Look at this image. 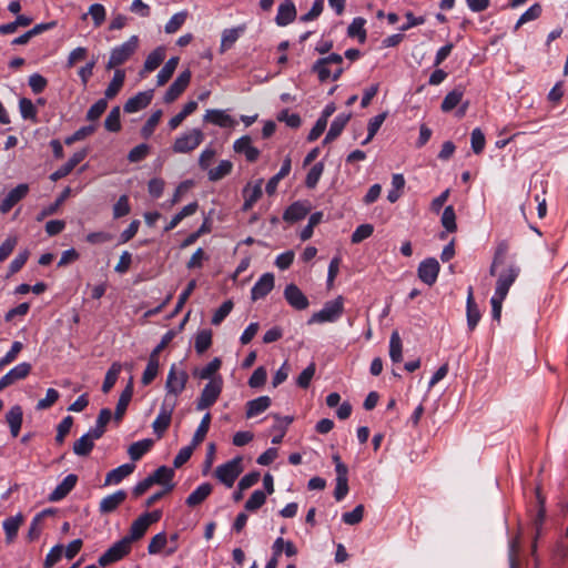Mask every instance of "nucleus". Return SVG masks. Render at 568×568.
Returning <instances> with one entry per match:
<instances>
[{"label":"nucleus","mask_w":568,"mask_h":568,"mask_svg":"<svg viewBox=\"0 0 568 568\" xmlns=\"http://www.w3.org/2000/svg\"><path fill=\"white\" fill-rule=\"evenodd\" d=\"M93 447L94 440L87 434H83L74 442L72 449L77 456H88L92 452Z\"/></svg>","instance_id":"nucleus-45"},{"label":"nucleus","mask_w":568,"mask_h":568,"mask_svg":"<svg viewBox=\"0 0 568 568\" xmlns=\"http://www.w3.org/2000/svg\"><path fill=\"white\" fill-rule=\"evenodd\" d=\"M121 112L119 106H114L104 120V128L110 132H118L121 130Z\"/></svg>","instance_id":"nucleus-57"},{"label":"nucleus","mask_w":568,"mask_h":568,"mask_svg":"<svg viewBox=\"0 0 568 568\" xmlns=\"http://www.w3.org/2000/svg\"><path fill=\"white\" fill-rule=\"evenodd\" d=\"M29 193V185L20 183L10 190L4 197L0 199V213H8L17 203L23 200Z\"/></svg>","instance_id":"nucleus-12"},{"label":"nucleus","mask_w":568,"mask_h":568,"mask_svg":"<svg viewBox=\"0 0 568 568\" xmlns=\"http://www.w3.org/2000/svg\"><path fill=\"white\" fill-rule=\"evenodd\" d=\"M222 362L219 357L213 358L209 364L200 369L194 371V376L200 379H209L217 377L216 372L221 368Z\"/></svg>","instance_id":"nucleus-42"},{"label":"nucleus","mask_w":568,"mask_h":568,"mask_svg":"<svg viewBox=\"0 0 568 568\" xmlns=\"http://www.w3.org/2000/svg\"><path fill=\"white\" fill-rule=\"evenodd\" d=\"M485 143L486 140L483 131L479 128L474 129L470 134V145L474 153H481L485 148Z\"/></svg>","instance_id":"nucleus-63"},{"label":"nucleus","mask_w":568,"mask_h":568,"mask_svg":"<svg viewBox=\"0 0 568 568\" xmlns=\"http://www.w3.org/2000/svg\"><path fill=\"white\" fill-rule=\"evenodd\" d=\"M212 493V485L210 483H203L197 486L185 499L189 507H195L202 504Z\"/></svg>","instance_id":"nucleus-35"},{"label":"nucleus","mask_w":568,"mask_h":568,"mask_svg":"<svg viewBox=\"0 0 568 568\" xmlns=\"http://www.w3.org/2000/svg\"><path fill=\"white\" fill-rule=\"evenodd\" d=\"M323 171H324V164L322 162L314 164L310 169V171L306 175L305 185L308 189H314L317 185V183L323 174Z\"/></svg>","instance_id":"nucleus-58"},{"label":"nucleus","mask_w":568,"mask_h":568,"mask_svg":"<svg viewBox=\"0 0 568 568\" xmlns=\"http://www.w3.org/2000/svg\"><path fill=\"white\" fill-rule=\"evenodd\" d=\"M344 313V297L337 296L335 300L328 301L323 308L315 312L307 321V324H324L337 322Z\"/></svg>","instance_id":"nucleus-2"},{"label":"nucleus","mask_w":568,"mask_h":568,"mask_svg":"<svg viewBox=\"0 0 568 568\" xmlns=\"http://www.w3.org/2000/svg\"><path fill=\"white\" fill-rule=\"evenodd\" d=\"M403 345L398 332H393L389 338V357L393 363H399L403 359Z\"/></svg>","instance_id":"nucleus-46"},{"label":"nucleus","mask_w":568,"mask_h":568,"mask_svg":"<svg viewBox=\"0 0 568 568\" xmlns=\"http://www.w3.org/2000/svg\"><path fill=\"white\" fill-rule=\"evenodd\" d=\"M466 315H467V326L469 331H474L480 321V311L475 303L473 287H468L467 292V301H466Z\"/></svg>","instance_id":"nucleus-25"},{"label":"nucleus","mask_w":568,"mask_h":568,"mask_svg":"<svg viewBox=\"0 0 568 568\" xmlns=\"http://www.w3.org/2000/svg\"><path fill=\"white\" fill-rule=\"evenodd\" d=\"M274 287V275L264 273L253 285L251 290V298L257 301L264 298Z\"/></svg>","instance_id":"nucleus-20"},{"label":"nucleus","mask_w":568,"mask_h":568,"mask_svg":"<svg viewBox=\"0 0 568 568\" xmlns=\"http://www.w3.org/2000/svg\"><path fill=\"white\" fill-rule=\"evenodd\" d=\"M266 501V494L261 489H256L252 493L250 498L245 503V510L254 511L261 508Z\"/></svg>","instance_id":"nucleus-55"},{"label":"nucleus","mask_w":568,"mask_h":568,"mask_svg":"<svg viewBox=\"0 0 568 568\" xmlns=\"http://www.w3.org/2000/svg\"><path fill=\"white\" fill-rule=\"evenodd\" d=\"M87 155H88L87 149H82V150L74 152L72 154V156L63 165H61L58 170H55L53 173H51L50 180L55 182V181L69 175L72 172V170L80 162H82L85 159Z\"/></svg>","instance_id":"nucleus-15"},{"label":"nucleus","mask_w":568,"mask_h":568,"mask_svg":"<svg viewBox=\"0 0 568 568\" xmlns=\"http://www.w3.org/2000/svg\"><path fill=\"white\" fill-rule=\"evenodd\" d=\"M223 389V378L217 376L211 378L202 389L197 400L196 410H204L213 406L219 399Z\"/></svg>","instance_id":"nucleus-5"},{"label":"nucleus","mask_w":568,"mask_h":568,"mask_svg":"<svg viewBox=\"0 0 568 568\" xmlns=\"http://www.w3.org/2000/svg\"><path fill=\"white\" fill-rule=\"evenodd\" d=\"M233 169V163L230 160H222L217 166L206 170L207 179L211 182H216L227 176Z\"/></svg>","instance_id":"nucleus-38"},{"label":"nucleus","mask_w":568,"mask_h":568,"mask_svg":"<svg viewBox=\"0 0 568 568\" xmlns=\"http://www.w3.org/2000/svg\"><path fill=\"white\" fill-rule=\"evenodd\" d=\"M519 267L515 264H510L506 270L498 274L495 295L506 297L509 288L515 283L516 278L519 275Z\"/></svg>","instance_id":"nucleus-9"},{"label":"nucleus","mask_w":568,"mask_h":568,"mask_svg":"<svg viewBox=\"0 0 568 568\" xmlns=\"http://www.w3.org/2000/svg\"><path fill=\"white\" fill-rule=\"evenodd\" d=\"M69 194H70V189L67 187L53 203H51L50 205H48L41 210V212L37 216V221L40 222L44 217L54 214L58 211V209L60 207V205L64 202V200L69 196Z\"/></svg>","instance_id":"nucleus-52"},{"label":"nucleus","mask_w":568,"mask_h":568,"mask_svg":"<svg viewBox=\"0 0 568 568\" xmlns=\"http://www.w3.org/2000/svg\"><path fill=\"white\" fill-rule=\"evenodd\" d=\"M244 31H245L244 26L225 29L222 32L220 52L223 53L226 50L231 49Z\"/></svg>","instance_id":"nucleus-36"},{"label":"nucleus","mask_w":568,"mask_h":568,"mask_svg":"<svg viewBox=\"0 0 568 568\" xmlns=\"http://www.w3.org/2000/svg\"><path fill=\"white\" fill-rule=\"evenodd\" d=\"M440 266L436 258L429 257L422 261L417 268L419 280L428 286L436 283Z\"/></svg>","instance_id":"nucleus-11"},{"label":"nucleus","mask_w":568,"mask_h":568,"mask_svg":"<svg viewBox=\"0 0 568 568\" xmlns=\"http://www.w3.org/2000/svg\"><path fill=\"white\" fill-rule=\"evenodd\" d=\"M463 94L464 93L460 89H455V90L448 92L442 102V105H440L442 110L444 112L452 111L454 108H456L460 103V101L463 99Z\"/></svg>","instance_id":"nucleus-53"},{"label":"nucleus","mask_w":568,"mask_h":568,"mask_svg":"<svg viewBox=\"0 0 568 568\" xmlns=\"http://www.w3.org/2000/svg\"><path fill=\"white\" fill-rule=\"evenodd\" d=\"M23 523L22 514H17L16 516L8 517L3 520L2 527L6 534V541L8 544L12 542L18 535L19 528Z\"/></svg>","instance_id":"nucleus-32"},{"label":"nucleus","mask_w":568,"mask_h":568,"mask_svg":"<svg viewBox=\"0 0 568 568\" xmlns=\"http://www.w3.org/2000/svg\"><path fill=\"white\" fill-rule=\"evenodd\" d=\"M130 544L128 540L122 538L121 540L113 544L103 555L99 558V565L105 567L112 562L122 559L130 552Z\"/></svg>","instance_id":"nucleus-10"},{"label":"nucleus","mask_w":568,"mask_h":568,"mask_svg":"<svg viewBox=\"0 0 568 568\" xmlns=\"http://www.w3.org/2000/svg\"><path fill=\"white\" fill-rule=\"evenodd\" d=\"M6 422L10 428L11 436L17 437L23 422L22 407L20 405H13L6 414Z\"/></svg>","instance_id":"nucleus-27"},{"label":"nucleus","mask_w":568,"mask_h":568,"mask_svg":"<svg viewBox=\"0 0 568 568\" xmlns=\"http://www.w3.org/2000/svg\"><path fill=\"white\" fill-rule=\"evenodd\" d=\"M148 528L149 523L140 516L132 523L129 535L125 536L124 539L128 540V542L131 545L132 541L142 538L146 532Z\"/></svg>","instance_id":"nucleus-40"},{"label":"nucleus","mask_w":568,"mask_h":568,"mask_svg":"<svg viewBox=\"0 0 568 568\" xmlns=\"http://www.w3.org/2000/svg\"><path fill=\"white\" fill-rule=\"evenodd\" d=\"M366 20L362 17L354 18L347 28V36L349 38H357L361 43L366 41Z\"/></svg>","instance_id":"nucleus-41"},{"label":"nucleus","mask_w":568,"mask_h":568,"mask_svg":"<svg viewBox=\"0 0 568 568\" xmlns=\"http://www.w3.org/2000/svg\"><path fill=\"white\" fill-rule=\"evenodd\" d=\"M132 395H133V386H132V382H130L128 384V386L122 390V393L119 397V400L116 403L115 412L113 415V418L116 423L122 420V418L126 412V408L131 402Z\"/></svg>","instance_id":"nucleus-31"},{"label":"nucleus","mask_w":568,"mask_h":568,"mask_svg":"<svg viewBox=\"0 0 568 568\" xmlns=\"http://www.w3.org/2000/svg\"><path fill=\"white\" fill-rule=\"evenodd\" d=\"M153 98V91H142L136 93L134 97L130 98L123 106L124 112L126 113H135L144 108H146Z\"/></svg>","instance_id":"nucleus-22"},{"label":"nucleus","mask_w":568,"mask_h":568,"mask_svg":"<svg viewBox=\"0 0 568 568\" xmlns=\"http://www.w3.org/2000/svg\"><path fill=\"white\" fill-rule=\"evenodd\" d=\"M242 462L243 458L241 456H236L231 460L219 465L215 468V477L227 488H231L243 471Z\"/></svg>","instance_id":"nucleus-6"},{"label":"nucleus","mask_w":568,"mask_h":568,"mask_svg":"<svg viewBox=\"0 0 568 568\" xmlns=\"http://www.w3.org/2000/svg\"><path fill=\"white\" fill-rule=\"evenodd\" d=\"M51 514H53L52 509H44L33 517V519L30 524V527H29V531H28V538L30 541H33L40 537V534H41L40 523L45 516L51 515Z\"/></svg>","instance_id":"nucleus-48"},{"label":"nucleus","mask_w":568,"mask_h":568,"mask_svg":"<svg viewBox=\"0 0 568 568\" xmlns=\"http://www.w3.org/2000/svg\"><path fill=\"white\" fill-rule=\"evenodd\" d=\"M284 297L292 307L298 311L305 310L310 305L305 294L295 284L286 285Z\"/></svg>","instance_id":"nucleus-17"},{"label":"nucleus","mask_w":568,"mask_h":568,"mask_svg":"<svg viewBox=\"0 0 568 568\" xmlns=\"http://www.w3.org/2000/svg\"><path fill=\"white\" fill-rule=\"evenodd\" d=\"M126 498V491L123 489L116 490L111 495L102 498L99 505V511L101 514L113 513Z\"/></svg>","instance_id":"nucleus-24"},{"label":"nucleus","mask_w":568,"mask_h":568,"mask_svg":"<svg viewBox=\"0 0 568 568\" xmlns=\"http://www.w3.org/2000/svg\"><path fill=\"white\" fill-rule=\"evenodd\" d=\"M161 116H162L161 110H156L150 115V118L148 119V121L141 129V134L143 138L148 139L153 134L156 125L159 124V122L161 120Z\"/></svg>","instance_id":"nucleus-59"},{"label":"nucleus","mask_w":568,"mask_h":568,"mask_svg":"<svg viewBox=\"0 0 568 568\" xmlns=\"http://www.w3.org/2000/svg\"><path fill=\"white\" fill-rule=\"evenodd\" d=\"M212 344V332L210 329H203L195 336L194 348L197 354H203L210 348Z\"/></svg>","instance_id":"nucleus-50"},{"label":"nucleus","mask_w":568,"mask_h":568,"mask_svg":"<svg viewBox=\"0 0 568 568\" xmlns=\"http://www.w3.org/2000/svg\"><path fill=\"white\" fill-rule=\"evenodd\" d=\"M541 6L539 3H534L530 6L517 20L515 24V30H518L523 24L534 21L538 19L541 14Z\"/></svg>","instance_id":"nucleus-51"},{"label":"nucleus","mask_w":568,"mask_h":568,"mask_svg":"<svg viewBox=\"0 0 568 568\" xmlns=\"http://www.w3.org/2000/svg\"><path fill=\"white\" fill-rule=\"evenodd\" d=\"M122 369V366L120 363L114 362L110 368L108 369L103 384H102V392L109 393L111 388L114 386V384L118 381L119 374Z\"/></svg>","instance_id":"nucleus-47"},{"label":"nucleus","mask_w":568,"mask_h":568,"mask_svg":"<svg viewBox=\"0 0 568 568\" xmlns=\"http://www.w3.org/2000/svg\"><path fill=\"white\" fill-rule=\"evenodd\" d=\"M168 542V537L164 531H161L152 537L149 546H148V552L150 555H156L159 554Z\"/></svg>","instance_id":"nucleus-62"},{"label":"nucleus","mask_w":568,"mask_h":568,"mask_svg":"<svg viewBox=\"0 0 568 568\" xmlns=\"http://www.w3.org/2000/svg\"><path fill=\"white\" fill-rule=\"evenodd\" d=\"M262 185L263 180L258 179L254 184L247 183L243 190L242 194L244 197V203L242 210L244 212L250 211L253 205L257 202V200L262 196Z\"/></svg>","instance_id":"nucleus-19"},{"label":"nucleus","mask_w":568,"mask_h":568,"mask_svg":"<svg viewBox=\"0 0 568 568\" xmlns=\"http://www.w3.org/2000/svg\"><path fill=\"white\" fill-rule=\"evenodd\" d=\"M134 468L135 466L133 464H123L110 470L105 476L104 486L120 484L125 477L133 473Z\"/></svg>","instance_id":"nucleus-30"},{"label":"nucleus","mask_w":568,"mask_h":568,"mask_svg":"<svg viewBox=\"0 0 568 568\" xmlns=\"http://www.w3.org/2000/svg\"><path fill=\"white\" fill-rule=\"evenodd\" d=\"M187 381V373L182 368H178L175 364H172L164 385L165 397L175 398L178 400V397L185 389Z\"/></svg>","instance_id":"nucleus-4"},{"label":"nucleus","mask_w":568,"mask_h":568,"mask_svg":"<svg viewBox=\"0 0 568 568\" xmlns=\"http://www.w3.org/2000/svg\"><path fill=\"white\" fill-rule=\"evenodd\" d=\"M139 37L131 36L125 42L114 47L106 63V69H115L116 67L125 63L138 50Z\"/></svg>","instance_id":"nucleus-3"},{"label":"nucleus","mask_w":568,"mask_h":568,"mask_svg":"<svg viewBox=\"0 0 568 568\" xmlns=\"http://www.w3.org/2000/svg\"><path fill=\"white\" fill-rule=\"evenodd\" d=\"M159 359L149 357L146 367L142 374L141 383L146 386L151 384L159 374Z\"/></svg>","instance_id":"nucleus-54"},{"label":"nucleus","mask_w":568,"mask_h":568,"mask_svg":"<svg viewBox=\"0 0 568 568\" xmlns=\"http://www.w3.org/2000/svg\"><path fill=\"white\" fill-rule=\"evenodd\" d=\"M125 80V71L122 69H115L114 74L110 83L108 84L104 95L105 99H113L122 89Z\"/></svg>","instance_id":"nucleus-37"},{"label":"nucleus","mask_w":568,"mask_h":568,"mask_svg":"<svg viewBox=\"0 0 568 568\" xmlns=\"http://www.w3.org/2000/svg\"><path fill=\"white\" fill-rule=\"evenodd\" d=\"M153 445L152 439H142L130 445L128 454L132 460H139Z\"/></svg>","instance_id":"nucleus-44"},{"label":"nucleus","mask_w":568,"mask_h":568,"mask_svg":"<svg viewBox=\"0 0 568 568\" xmlns=\"http://www.w3.org/2000/svg\"><path fill=\"white\" fill-rule=\"evenodd\" d=\"M149 476L153 484L163 485L165 491H171L174 488V484H172L174 470L170 467L160 466L153 474Z\"/></svg>","instance_id":"nucleus-28"},{"label":"nucleus","mask_w":568,"mask_h":568,"mask_svg":"<svg viewBox=\"0 0 568 568\" xmlns=\"http://www.w3.org/2000/svg\"><path fill=\"white\" fill-rule=\"evenodd\" d=\"M186 19V12L181 11L175 14H173L170 20L165 23L164 30L166 33H174L176 32L182 24L185 22Z\"/></svg>","instance_id":"nucleus-64"},{"label":"nucleus","mask_w":568,"mask_h":568,"mask_svg":"<svg viewBox=\"0 0 568 568\" xmlns=\"http://www.w3.org/2000/svg\"><path fill=\"white\" fill-rule=\"evenodd\" d=\"M291 168V159L290 156H286L282 163L280 171L274 176H272L266 183L265 191L268 195H273L276 192L278 182L290 174Z\"/></svg>","instance_id":"nucleus-33"},{"label":"nucleus","mask_w":568,"mask_h":568,"mask_svg":"<svg viewBox=\"0 0 568 568\" xmlns=\"http://www.w3.org/2000/svg\"><path fill=\"white\" fill-rule=\"evenodd\" d=\"M311 205L307 202L297 201L292 203L284 212L283 219L286 222L303 220L310 212Z\"/></svg>","instance_id":"nucleus-26"},{"label":"nucleus","mask_w":568,"mask_h":568,"mask_svg":"<svg viewBox=\"0 0 568 568\" xmlns=\"http://www.w3.org/2000/svg\"><path fill=\"white\" fill-rule=\"evenodd\" d=\"M233 150L236 153L244 154L246 161L255 162L260 156V150L252 144L250 135H243L234 141Z\"/></svg>","instance_id":"nucleus-16"},{"label":"nucleus","mask_w":568,"mask_h":568,"mask_svg":"<svg viewBox=\"0 0 568 568\" xmlns=\"http://www.w3.org/2000/svg\"><path fill=\"white\" fill-rule=\"evenodd\" d=\"M210 424H211V414L206 413L202 417L200 425L197 426V428L193 435V438L191 440L193 443V446H199L204 440V438L209 432Z\"/></svg>","instance_id":"nucleus-49"},{"label":"nucleus","mask_w":568,"mask_h":568,"mask_svg":"<svg viewBox=\"0 0 568 568\" xmlns=\"http://www.w3.org/2000/svg\"><path fill=\"white\" fill-rule=\"evenodd\" d=\"M19 110L23 120H31L33 122H37V109L30 99H20Z\"/></svg>","instance_id":"nucleus-56"},{"label":"nucleus","mask_w":568,"mask_h":568,"mask_svg":"<svg viewBox=\"0 0 568 568\" xmlns=\"http://www.w3.org/2000/svg\"><path fill=\"white\" fill-rule=\"evenodd\" d=\"M271 398L268 396H260L246 403V418L255 417L264 413L271 406Z\"/></svg>","instance_id":"nucleus-34"},{"label":"nucleus","mask_w":568,"mask_h":568,"mask_svg":"<svg viewBox=\"0 0 568 568\" xmlns=\"http://www.w3.org/2000/svg\"><path fill=\"white\" fill-rule=\"evenodd\" d=\"M31 364L23 362L12 367L0 378V392L6 387L13 385L18 381L24 379L31 372Z\"/></svg>","instance_id":"nucleus-13"},{"label":"nucleus","mask_w":568,"mask_h":568,"mask_svg":"<svg viewBox=\"0 0 568 568\" xmlns=\"http://www.w3.org/2000/svg\"><path fill=\"white\" fill-rule=\"evenodd\" d=\"M442 224L446 229L447 232H455L457 229L456 224V214L455 210L452 205H448L444 209L442 214Z\"/></svg>","instance_id":"nucleus-61"},{"label":"nucleus","mask_w":568,"mask_h":568,"mask_svg":"<svg viewBox=\"0 0 568 568\" xmlns=\"http://www.w3.org/2000/svg\"><path fill=\"white\" fill-rule=\"evenodd\" d=\"M374 232V226L369 223L358 225L351 236V241L354 244L361 243L368 239Z\"/></svg>","instance_id":"nucleus-60"},{"label":"nucleus","mask_w":568,"mask_h":568,"mask_svg":"<svg viewBox=\"0 0 568 568\" xmlns=\"http://www.w3.org/2000/svg\"><path fill=\"white\" fill-rule=\"evenodd\" d=\"M165 58V49L163 47L155 48L152 52L149 53L144 61V71L152 72L160 67Z\"/></svg>","instance_id":"nucleus-39"},{"label":"nucleus","mask_w":568,"mask_h":568,"mask_svg":"<svg viewBox=\"0 0 568 568\" xmlns=\"http://www.w3.org/2000/svg\"><path fill=\"white\" fill-rule=\"evenodd\" d=\"M296 18V8L292 0H285L277 8L275 22L280 27H285L292 23Z\"/></svg>","instance_id":"nucleus-23"},{"label":"nucleus","mask_w":568,"mask_h":568,"mask_svg":"<svg viewBox=\"0 0 568 568\" xmlns=\"http://www.w3.org/2000/svg\"><path fill=\"white\" fill-rule=\"evenodd\" d=\"M349 119L351 113L338 114L331 123L329 130L325 135L324 143H329L336 140L343 132Z\"/></svg>","instance_id":"nucleus-29"},{"label":"nucleus","mask_w":568,"mask_h":568,"mask_svg":"<svg viewBox=\"0 0 568 568\" xmlns=\"http://www.w3.org/2000/svg\"><path fill=\"white\" fill-rule=\"evenodd\" d=\"M343 55L331 53L327 57L317 59L312 65V71L317 74L320 82L327 80L336 81L344 72Z\"/></svg>","instance_id":"nucleus-1"},{"label":"nucleus","mask_w":568,"mask_h":568,"mask_svg":"<svg viewBox=\"0 0 568 568\" xmlns=\"http://www.w3.org/2000/svg\"><path fill=\"white\" fill-rule=\"evenodd\" d=\"M191 81V72L189 70L183 71L178 75V78L171 83L169 89L166 90L163 100L166 103H172L175 101L182 92L187 88Z\"/></svg>","instance_id":"nucleus-14"},{"label":"nucleus","mask_w":568,"mask_h":568,"mask_svg":"<svg viewBox=\"0 0 568 568\" xmlns=\"http://www.w3.org/2000/svg\"><path fill=\"white\" fill-rule=\"evenodd\" d=\"M178 64H179L178 57H172L165 62V64L162 67V69L160 70V72L156 75L158 85H163L171 79Z\"/></svg>","instance_id":"nucleus-43"},{"label":"nucleus","mask_w":568,"mask_h":568,"mask_svg":"<svg viewBox=\"0 0 568 568\" xmlns=\"http://www.w3.org/2000/svg\"><path fill=\"white\" fill-rule=\"evenodd\" d=\"M203 140V132L200 129H192L175 139L172 150L174 153H190L195 150Z\"/></svg>","instance_id":"nucleus-8"},{"label":"nucleus","mask_w":568,"mask_h":568,"mask_svg":"<svg viewBox=\"0 0 568 568\" xmlns=\"http://www.w3.org/2000/svg\"><path fill=\"white\" fill-rule=\"evenodd\" d=\"M203 120L220 128H233L236 124V121L227 113V110L222 109L207 110Z\"/></svg>","instance_id":"nucleus-18"},{"label":"nucleus","mask_w":568,"mask_h":568,"mask_svg":"<svg viewBox=\"0 0 568 568\" xmlns=\"http://www.w3.org/2000/svg\"><path fill=\"white\" fill-rule=\"evenodd\" d=\"M178 405L175 398L164 397L159 414L152 423L154 434L161 438L169 428L172 419V414Z\"/></svg>","instance_id":"nucleus-7"},{"label":"nucleus","mask_w":568,"mask_h":568,"mask_svg":"<svg viewBox=\"0 0 568 568\" xmlns=\"http://www.w3.org/2000/svg\"><path fill=\"white\" fill-rule=\"evenodd\" d=\"M77 481V475L69 474L65 476L64 479L50 493L48 497L49 501L57 503L62 500L75 487Z\"/></svg>","instance_id":"nucleus-21"}]
</instances>
